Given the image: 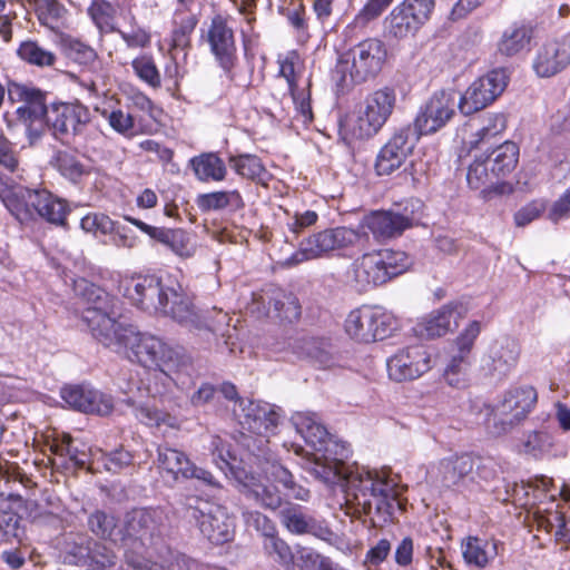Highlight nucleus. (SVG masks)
Listing matches in <instances>:
<instances>
[{
	"instance_id": "f257e3e1",
	"label": "nucleus",
	"mask_w": 570,
	"mask_h": 570,
	"mask_svg": "<svg viewBox=\"0 0 570 570\" xmlns=\"http://www.w3.org/2000/svg\"><path fill=\"white\" fill-rule=\"evenodd\" d=\"M296 431L309 444L314 453L306 463V470L326 484H335L343 480L345 484V504L347 513L357 518L362 514L370 518L373 528H382L393 521L396 508H401L400 492L396 482L385 471H365L345 473L344 452L340 458L331 456V446H336L326 428L312 412H296L291 419Z\"/></svg>"
},
{
	"instance_id": "f03ea898",
	"label": "nucleus",
	"mask_w": 570,
	"mask_h": 570,
	"mask_svg": "<svg viewBox=\"0 0 570 570\" xmlns=\"http://www.w3.org/2000/svg\"><path fill=\"white\" fill-rule=\"evenodd\" d=\"M83 289L87 306L81 318L92 336L104 346L124 354L129 361L159 370L155 379L163 382V389L148 386V390L153 396L161 395L166 385L175 382L171 374L186 365L185 355L161 338L141 333L134 325L120 321L116 312L117 299L104 289L91 284H86Z\"/></svg>"
},
{
	"instance_id": "7ed1b4c3",
	"label": "nucleus",
	"mask_w": 570,
	"mask_h": 570,
	"mask_svg": "<svg viewBox=\"0 0 570 570\" xmlns=\"http://www.w3.org/2000/svg\"><path fill=\"white\" fill-rule=\"evenodd\" d=\"M119 292L135 306L149 313H159L193 332H216L217 324L225 323L227 315L217 313L218 320H209L207 313L198 311L193 298L179 284L167 285L154 275L125 278Z\"/></svg>"
},
{
	"instance_id": "20e7f679",
	"label": "nucleus",
	"mask_w": 570,
	"mask_h": 570,
	"mask_svg": "<svg viewBox=\"0 0 570 570\" xmlns=\"http://www.w3.org/2000/svg\"><path fill=\"white\" fill-rule=\"evenodd\" d=\"M386 58L384 42L368 38L340 55L333 73L342 87L363 83L381 72Z\"/></svg>"
},
{
	"instance_id": "39448f33",
	"label": "nucleus",
	"mask_w": 570,
	"mask_h": 570,
	"mask_svg": "<svg viewBox=\"0 0 570 570\" xmlns=\"http://www.w3.org/2000/svg\"><path fill=\"white\" fill-rule=\"evenodd\" d=\"M4 205L21 223L39 215L55 225H65L68 207L65 200L56 198L46 189H30L18 186L9 191Z\"/></svg>"
},
{
	"instance_id": "423d86ee",
	"label": "nucleus",
	"mask_w": 570,
	"mask_h": 570,
	"mask_svg": "<svg viewBox=\"0 0 570 570\" xmlns=\"http://www.w3.org/2000/svg\"><path fill=\"white\" fill-rule=\"evenodd\" d=\"M168 529V515L160 508L134 509L126 513L122 523V548L126 551L146 552L156 546Z\"/></svg>"
},
{
	"instance_id": "0eeeda50",
	"label": "nucleus",
	"mask_w": 570,
	"mask_h": 570,
	"mask_svg": "<svg viewBox=\"0 0 570 570\" xmlns=\"http://www.w3.org/2000/svg\"><path fill=\"white\" fill-rule=\"evenodd\" d=\"M396 328L397 321L392 313L382 307L370 305L352 309L344 322L345 333L358 343L385 340Z\"/></svg>"
},
{
	"instance_id": "6e6552de",
	"label": "nucleus",
	"mask_w": 570,
	"mask_h": 570,
	"mask_svg": "<svg viewBox=\"0 0 570 570\" xmlns=\"http://www.w3.org/2000/svg\"><path fill=\"white\" fill-rule=\"evenodd\" d=\"M538 400L537 391L532 386H517L508 390L495 409L492 411V421L489 422V432L501 436L511 432L534 409Z\"/></svg>"
},
{
	"instance_id": "1a4fd4ad",
	"label": "nucleus",
	"mask_w": 570,
	"mask_h": 570,
	"mask_svg": "<svg viewBox=\"0 0 570 570\" xmlns=\"http://www.w3.org/2000/svg\"><path fill=\"white\" fill-rule=\"evenodd\" d=\"M364 236L366 235L344 226L324 229L302 240L299 249L288 258V264L296 265L353 247Z\"/></svg>"
},
{
	"instance_id": "9d476101",
	"label": "nucleus",
	"mask_w": 570,
	"mask_h": 570,
	"mask_svg": "<svg viewBox=\"0 0 570 570\" xmlns=\"http://www.w3.org/2000/svg\"><path fill=\"white\" fill-rule=\"evenodd\" d=\"M187 517L198 523L200 532L210 542L222 544L229 541L234 532V520L227 509L197 497L186 499Z\"/></svg>"
},
{
	"instance_id": "9b49d317",
	"label": "nucleus",
	"mask_w": 570,
	"mask_h": 570,
	"mask_svg": "<svg viewBox=\"0 0 570 570\" xmlns=\"http://www.w3.org/2000/svg\"><path fill=\"white\" fill-rule=\"evenodd\" d=\"M395 105L396 92L393 88L383 87L368 94L360 105L353 135L358 139L375 136L393 114Z\"/></svg>"
},
{
	"instance_id": "f8f14e48",
	"label": "nucleus",
	"mask_w": 570,
	"mask_h": 570,
	"mask_svg": "<svg viewBox=\"0 0 570 570\" xmlns=\"http://www.w3.org/2000/svg\"><path fill=\"white\" fill-rule=\"evenodd\" d=\"M423 203L417 198L406 200L402 212L377 210L364 218V226L376 240L399 237L411 228L420 218Z\"/></svg>"
},
{
	"instance_id": "ddd939ff",
	"label": "nucleus",
	"mask_w": 570,
	"mask_h": 570,
	"mask_svg": "<svg viewBox=\"0 0 570 570\" xmlns=\"http://www.w3.org/2000/svg\"><path fill=\"white\" fill-rule=\"evenodd\" d=\"M521 345L512 336L501 335L492 340L480 358V372L494 381L504 380L517 366Z\"/></svg>"
},
{
	"instance_id": "4468645a",
	"label": "nucleus",
	"mask_w": 570,
	"mask_h": 570,
	"mask_svg": "<svg viewBox=\"0 0 570 570\" xmlns=\"http://www.w3.org/2000/svg\"><path fill=\"white\" fill-rule=\"evenodd\" d=\"M434 0H404L384 19L389 38L404 39L414 35L430 18Z\"/></svg>"
},
{
	"instance_id": "2eb2a0df",
	"label": "nucleus",
	"mask_w": 570,
	"mask_h": 570,
	"mask_svg": "<svg viewBox=\"0 0 570 570\" xmlns=\"http://www.w3.org/2000/svg\"><path fill=\"white\" fill-rule=\"evenodd\" d=\"M9 97L23 101L17 109L18 120L26 127L30 137H40L43 124L47 125L46 94L38 88L13 82L9 87Z\"/></svg>"
},
{
	"instance_id": "dca6fc26",
	"label": "nucleus",
	"mask_w": 570,
	"mask_h": 570,
	"mask_svg": "<svg viewBox=\"0 0 570 570\" xmlns=\"http://www.w3.org/2000/svg\"><path fill=\"white\" fill-rule=\"evenodd\" d=\"M508 76L504 69H494L476 79L465 90L459 102L463 115L474 114L492 104L505 89Z\"/></svg>"
},
{
	"instance_id": "f3484780",
	"label": "nucleus",
	"mask_w": 570,
	"mask_h": 570,
	"mask_svg": "<svg viewBox=\"0 0 570 570\" xmlns=\"http://www.w3.org/2000/svg\"><path fill=\"white\" fill-rule=\"evenodd\" d=\"M89 121V109L78 102L52 104L47 110V127L62 141L81 135Z\"/></svg>"
},
{
	"instance_id": "a211bd4d",
	"label": "nucleus",
	"mask_w": 570,
	"mask_h": 570,
	"mask_svg": "<svg viewBox=\"0 0 570 570\" xmlns=\"http://www.w3.org/2000/svg\"><path fill=\"white\" fill-rule=\"evenodd\" d=\"M455 114V99L446 91L435 92L421 108L414 121L410 124L412 131L420 139L444 127Z\"/></svg>"
},
{
	"instance_id": "6ab92c4d",
	"label": "nucleus",
	"mask_w": 570,
	"mask_h": 570,
	"mask_svg": "<svg viewBox=\"0 0 570 570\" xmlns=\"http://www.w3.org/2000/svg\"><path fill=\"white\" fill-rule=\"evenodd\" d=\"M419 138L412 131L411 125L397 128L387 142L381 148L376 161V173L382 175H391L399 169L405 160L412 155Z\"/></svg>"
},
{
	"instance_id": "aec40b11",
	"label": "nucleus",
	"mask_w": 570,
	"mask_h": 570,
	"mask_svg": "<svg viewBox=\"0 0 570 570\" xmlns=\"http://www.w3.org/2000/svg\"><path fill=\"white\" fill-rule=\"evenodd\" d=\"M386 366L389 376L393 381L415 380L431 368V354L422 345L407 346L392 355Z\"/></svg>"
},
{
	"instance_id": "412c9836",
	"label": "nucleus",
	"mask_w": 570,
	"mask_h": 570,
	"mask_svg": "<svg viewBox=\"0 0 570 570\" xmlns=\"http://www.w3.org/2000/svg\"><path fill=\"white\" fill-rule=\"evenodd\" d=\"M233 412L243 429L265 439L274 434L278 425L279 415L267 403L239 401Z\"/></svg>"
},
{
	"instance_id": "4be33fe9",
	"label": "nucleus",
	"mask_w": 570,
	"mask_h": 570,
	"mask_svg": "<svg viewBox=\"0 0 570 570\" xmlns=\"http://www.w3.org/2000/svg\"><path fill=\"white\" fill-rule=\"evenodd\" d=\"M570 65V35L544 42L533 59V70L541 78H549Z\"/></svg>"
},
{
	"instance_id": "5701e85b",
	"label": "nucleus",
	"mask_w": 570,
	"mask_h": 570,
	"mask_svg": "<svg viewBox=\"0 0 570 570\" xmlns=\"http://www.w3.org/2000/svg\"><path fill=\"white\" fill-rule=\"evenodd\" d=\"M62 400L73 410L108 415L114 409L112 397L89 385H71L61 391Z\"/></svg>"
},
{
	"instance_id": "b1692460",
	"label": "nucleus",
	"mask_w": 570,
	"mask_h": 570,
	"mask_svg": "<svg viewBox=\"0 0 570 570\" xmlns=\"http://www.w3.org/2000/svg\"><path fill=\"white\" fill-rule=\"evenodd\" d=\"M157 461L159 468L170 474L175 480L181 476L185 479H197L206 484L216 485L213 474L196 466L181 451L159 446Z\"/></svg>"
},
{
	"instance_id": "393cba45",
	"label": "nucleus",
	"mask_w": 570,
	"mask_h": 570,
	"mask_svg": "<svg viewBox=\"0 0 570 570\" xmlns=\"http://www.w3.org/2000/svg\"><path fill=\"white\" fill-rule=\"evenodd\" d=\"M381 262L377 252L363 254L353 262L347 277L356 291L366 292L387 282V274Z\"/></svg>"
},
{
	"instance_id": "a878e982",
	"label": "nucleus",
	"mask_w": 570,
	"mask_h": 570,
	"mask_svg": "<svg viewBox=\"0 0 570 570\" xmlns=\"http://www.w3.org/2000/svg\"><path fill=\"white\" fill-rule=\"evenodd\" d=\"M207 41L210 50L218 60L220 67L229 71L236 60V45L234 31L228 26L227 20L222 16H215L212 19L207 30Z\"/></svg>"
},
{
	"instance_id": "bb28decb",
	"label": "nucleus",
	"mask_w": 570,
	"mask_h": 570,
	"mask_svg": "<svg viewBox=\"0 0 570 570\" xmlns=\"http://www.w3.org/2000/svg\"><path fill=\"white\" fill-rule=\"evenodd\" d=\"M124 218L150 238L169 247L176 255L187 258L195 254V244L187 232L179 228L151 226L131 216H125Z\"/></svg>"
},
{
	"instance_id": "cd10ccee",
	"label": "nucleus",
	"mask_w": 570,
	"mask_h": 570,
	"mask_svg": "<svg viewBox=\"0 0 570 570\" xmlns=\"http://www.w3.org/2000/svg\"><path fill=\"white\" fill-rule=\"evenodd\" d=\"M468 314V306L461 302H451L432 314L420 324V334L428 338L445 335L459 326V322Z\"/></svg>"
},
{
	"instance_id": "c85d7f7f",
	"label": "nucleus",
	"mask_w": 570,
	"mask_h": 570,
	"mask_svg": "<svg viewBox=\"0 0 570 570\" xmlns=\"http://www.w3.org/2000/svg\"><path fill=\"white\" fill-rule=\"evenodd\" d=\"M473 459L468 454L442 459L430 472L434 483L451 489L464 484L473 471Z\"/></svg>"
},
{
	"instance_id": "c756f323",
	"label": "nucleus",
	"mask_w": 570,
	"mask_h": 570,
	"mask_svg": "<svg viewBox=\"0 0 570 570\" xmlns=\"http://www.w3.org/2000/svg\"><path fill=\"white\" fill-rule=\"evenodd\" d=\"M240 492L262 508L276 510L282 507V495L272 484H266L253 473L240 472L237 474Z\"/></svg>"
},
{
	"instance_id": "7c9ffc66",
	"label": "nucleus",
	"mask_w": 570,
	"mask_h": 570,
	"mask_svg": "<svg viewBox=\"0 0 570 570\" xmlns=\"http://www.w3.org/2000/svg\"><path fill=\"white\" fill-rule=\"evenodd\" d=\"M279 520L282 525L293 534H313L321 539L330 534L328 529L321 527L317 521L298 504L286 503L279 511Z\"/></svg>"
},
{
	"instance_id": "2f4dec72",
	"label": "nucleus",
	"mask_w": 570,
	"mask_h": 570,
	"mask_svg": "<svg viewBox=\"0 0 570 570\" xmlns=\"http://www.w3.org/2000/svg\"><path fill=\"white\" fill-rule=\"evenodd\" d=\"M50 451L57 456L53 464L62 468L82 469L87 463V454L72 444V438L69 434L56 438L50 445Z\"/></svg>"
},
{
	"instance_id": "473e14b6",
	"label": "nucleus",
	"mask_w": 570,
	"mask_h": 570,
	"mask_svg": "<svg viewBox=\"0 0 570 570\" xmlns=\"http://www.w3.org/2000/svg\"><path fill=\"white\" fill-rule=\"evenodd\" d=\"M495 176L504 177L510 174L519 161V147L513 141H505L492 150L487 157Z\"/></svg>"
},
{
	"instance_id": "72a5a7b5",
	"label": "nucleus",
	"mask_w": 570,
	"mask_h": 570,
	"mask_svg": "<svg viewBox=\"0 0 570 570\" xmlns=\"http://www.w3.org/2000/svg\"><path fill=\"white\" fill-rule=\"evenodd\" d=\"M196 203L203 212L220 210L225 208L237 210L245 206L238 190H219L200 194Z\"/></svg>"
},
{
	"instance_id": "f704fd0d",
	"label": "nucleus",
	"mask_w": 570,
	"mask_h": 570,
	"mask_svg": "<svg viewBox=\"0 0 570 570\" xmlns=\"http://www.w3.org/2000/svg\"><path fill=\"white\" fill-rule=\"evenodd\" d=\"M87 524L90 531L97 537L122 547V527H117V520L114 515L101 510H96L88 517Z\"/></svg>"
},
{
	"instance_id": "c9c22d12",
	"label": "nucleus",
	"mask_w": 570,
	"mask_h": 570,
	"mask_svg": "<svg viewBox=\"0 0 570 570\" xmlns=\"http://www.w3.org/2000/svg\"><path fill=\"white\" fill-rule=\"evenodd\" d=\"M62 53L71 61L91 70L98 60L97 51L80 39L63 36L60 40Z\"/></svg>"
},
{
	"instance_id": "e433bc0d",
	"label": "nucleus",
	"mask_w": 570,
	"mask_h": 570,
	"mask_svg": "<svg viewBox=\"0 0 570 570\" xmlns=\"http://www.w3.org/2000/svg\"><path fill=\"white\" fill-rule=\"evenodd\" d=\"M94 540L83 533L69 534L63 548V562L72 566L89 563Z\"/></svg>"
},
{
	"instance_id": "4c0bfd02",
	"label": "nucleus",
	"mask_w": 570,
	"mask_h": 570,
	"mask_svg": "<svg viewBox=\"0 0 570 570\" xmlns=\"http://www.w3.org/2000/svg\"><path fill=\"white\" fill-rule=\"evenodd\" d=\"M18 57L26 63L38 68L53 67L57 56L36 40H24L17 49Z\"/></svg>"
},
{
	"instance_id": "58836bf2",
	"label": "nucleus",
	"mask_w": 570,
	"mask_h": 570,
	"mask_svg": "<svg viewBox=\"0 0 570 570\" xmlns=\"http://www.w3.org/2000/svg\"><path fill=\"white\" fill-rule=\"evenodd\" d=\"M196 177L202 181H220L226 176L224 161L215 154H203L190 160Z\"/></svg>"
},
{
	"instance_id": "ea45409f",
	"label": "nucleus",
	"mask_w": 570,
	"mask_h": 570,
	"mask_svg": "<svg viewBox=\"0 0 570 570\" xmlns=\"http://www.w3.org/2000/svg\"><path fill=\"white\" fill-rule=\"evenodd\" d=\"M462 554L466 563L483 568L495 556V544L469 537L462 543Z\"/></svg>"
},
{
	"instance_id": "a19ab883",
	"label": "nucleus",
	"mask_w": 570,
	"mask_h": 570,
	"mask_svg": "<svg viewBox=\"0 0 570 570\" xmlns=\"http://www.w3.org/2000/svg\"><path fill=\"white\" fill-rule=\"evenodd\" d=\"M269 304L279 318L294 322L301 316L302 307L298 298L293 293L276 289L269 297Z\"/></svg>"
},
{
	"instance_id": "79ce46f5",
	"label": "nucleus",
	"mask_w": 570,
	"mask_h": 570,
	"mask_svg": "<svg viewBox=\"0 0 570 570\" xmlns=\"http://www.w3.org/2000/svg\"><path fill=\"white\" fill-rule=\"evenodd\" d=\"M531 31L524 26H513L507 29L499 42V51L513 56L523 50L530 42Z\"/></svg>"
},
{
	"instance_id": "37998d69",
	"label": "nucleus",
	"mask_w": 570,
	"mask_h": 570,
	"mask_svg": "<svg viewBox=\"0 0 570 570\" xmlns=\"http://www.w3.org/2000/svg\"><path fill=\"white\" fill-rule=\"evenodd\" d=\"M331 558L321 554L309 547L296 544L294 567L299 570H331Z\"/></svg>"
},
{
	"instance_id": "c03bdc74",
	"label": "nucleus",
	"mask_w": 570,
	"mask_h": 570,
	"mask_svg": "<svg viewBox=\"0 0 570 570\" xmlns=\"http://www.w3.org/2000/svg\"><path fill=\"white\" fill-rule=\"evenodd\" d=\"M265 552L285 569L294 568V556L289 544L277 535V531L269 538L263 540Z\"/></svg>"
},
{
	"instance_id": "a18cd8bd",
	"label": "nucleus",
	"mask_w": 570,
	"mask_h": 570,
	"mask_svg": "<svg viewBox=\"0 0 570 570\" xmlns=\"http://www.w3.org/2000/svg\"><path fill=\"white\" fill-rule=\"evenodd\" d=\"M498 177L492 173V168L487 158H475L470 165L466 174V180L471 188L481 189L493 185Z\"/></svg>"
},
{
	"instance_id": "49530a36",
	"label": "nucleus",
	"mask_w": 570,
	"mask_h": 570,
	"mask_svg": "<svg viewBox=\"0 0 570 570\" xmlns=\"http://www.w3.org/2000/svg\"><path fill=\"white\" fill-rule=\"evenodd\" d=\"M302 73V63L299 56L295 51L288 52L284 59L279 60V75L285 78L288 90L294 102H297V81Z\"/></svg>"
},
{
	"instance_id": "de8ad7c7",
	"label": "nucleus",
	"mask_w": 570,
	"mask_h": 570,
	"mask_svg": "<svg viewBox=\"0 0 570 570\" xmlns=\"http://www.w3.org/2000/svg\"><path fill=\"white\" fill-rule=\"evenodd\" d=\"M229 163L238 175L247 179L262 180L266 174L261 159L254 155L232 157Z\"/></svg>"
},
{
	"instance_id": "09e8293b",
	"label": "nucleus",
	"mask_w": 570,
	"mask_h": 570,
	"mask_svg": "<svg viewBox=\"0 0 570 570\" xmlns=\"http://www.w3.org/2000/svg\"><path fill=\"white\" fill-rule=\"evenodd\" d=\"M131 67L136 76L141 81L146 82L153 88H159L161 86V76L153 57L148 55H141L132 60Z\"/></svg>"
},
{
	"instance_id": "8fccbe9b",
	"label": "nucleus",
	"mask_w": 570,
	"mask_h": 570,
	"mask_svg": "<svg viewBox=\"0 0 570 570\" xmlns=\"http://www.w3.org/2000/svg\"><path fill=\"white\" fill-rule=\"evenodd\" d=\"M507 127V119L502 114H490L484 118L483 126L474 134L470 141L471 147H478L481 142L501 134Z\"/></svg>"
},
{
	"instance_id": "3c124183",
	"label": "nucleus",
	"mask_w": 570,
	"mask_h": 570,
	"mask_svg": "<svg viewBox=\"0 0 570 570\" xmlns=\"http://www.w3.org/2000/svg\"><path fill=\"white\" fill-rule=\"evenodd\" d=\"M377 254L381 256L383 269L386 271L387 282L404 273L410 265V259L404 252L385 249L379 250Z\"/></svg>"
},
{
	"instance_id": "603ef678",
	"label": "nucleus",
	"mask_w": 570,
	"mask_h": 570,
	"mask_svg": "<svg viewBox=\"0 0 570 570\" xmlns=\"http://www.w3.org/2000/svg\"><path fill=\"white\" fill-rule=\"evenodd\" d=\"M41 24L55 30L62 24L67 10L56 0H46L37 9Z\"/></svg>"
},
{
	"instance_id": "864d4df0",
	"label": "nucleus",
	"mask_w": 570,
	"mask_h": 570,
	"mask_svg": "<svg viewBox=\"0 0 570 570\" xmlns=\"http://www.w3.org/2000/svg\"><path fill=\"white\" fill-rule=\"evenodd\" d=\"M56 166L62 176L73 183L79 181L82 176L89 173L76 156L66 151L57 155Z\"/></svg>"
},
{
	"instance_id": "5fc2aeb1",
	"label": "nucleus",
	"mask_w": 570,
	"mask_h": 570,
	"mask_svg": "<svg viewBox=\"0 0 570 570\" xmlns=\"http://www.w3.org/2000/svg\"><path fill=\"white\" fill-rule=\"evenodd\" d=\"M553 445V438L547 431H532L522 442V451L525 454L538 458L549 451Z\"/></svg>"
},
{
	"instance_id": "6e6d98bb",
	"label": "nucleus",
	"mask_w": 570,
	"mask_h": 570,
	"mask_svg": "<svg viewBox=\"0 0 570 570\" xmlns=\"http://www.w3.org/2000/svg\"><path fill=\"white\" fill-rule=\"evenodd\" d=\"M135 416L141 423L150 426H159L161 424L174 426L176 423V419L173 415L149 405H140L136 407Z\"/></svg>"
},
{
	"instance_id": "4d7b16f0",
	"label": "nucleus",
	"mask_w": 570,
	"mask_h": 570,
	"mask_svg": "<svg viewBox=\"0 0 570 570\" xmlns=\"http://www.w3.org/2000/svg\"><path fill=\"white\" fill-rule=\"evenodd\" d=\"M80 227L86 233L107 235L114 232L115 223L105 214L91 213L81 218Z\"/></svg>"
},
{
	"instance_id": "13d9d810",
	"label": "nucleus",
	"mask_w": 570,
	"mask_h": 570,
	"mask_svg": "<svg viewBox=\"0 0 570 570\" xmlns=\"http://www.w3.org/2000/svg\"><path fill=\"white\" fill-rule=\"evenodd\" d=\"M469 365L468 358L453 355L444 370V379L450 386L460 389L465 385L466 368Z\"/></svg>"
},
{
	"instance_id": "bf43d9fd",
	"label": "nucleus",
	"mask_w": 570,
	"mask_h": 570,
	"mask_svg": "<svg viewBox=\"0 0 570 570\" xmlns=\"http://www.w3.org/2000/svg\"><path fill=\"white\" fill-rule=\"evenodd\" d=\"M197 24L195 16L184 18L173 30L170 50H185L190 45V35Z\"/></svg>"
},
{
	"instance_id": "052dcab7",
	"label": "nucleus",
	"mask_w": 570,
	"mask_h": 570,
	"mask_svg": "<svg viewBox=\"0 0 570 570\" xmlns=\"http://www.w3.org/2000/svg\"><path fill=\"white\" fill-rule=\"evenodd\" d=\"M21 518L12 511L0 512V539L11 541L12 539L21 540L23 530L20 527Z\"/></svg>"
},
{
	"instance_id": "680f3d73",
	"label": "nucleus",
	"mask_w": 570,
	"mask_h": 570,
	"mask_svg": "<svg viewBox=\"0 0 570 570\" xmlns=\"http://www.w3.org/2000/svg\"><path fill=\"white\" fill-rule=\"evenodd\" d=\"M208 450L212 453L213 461L222 470H233V461L235 458L232 455L226 442L218 435H212Z\"/></svg>"
},
{
	"instance_id": "e2e57ef3",
	"label": "nucleus",
	"mask_w": 570,
	"mask_h": 570,
	"mask_svg": "<svg viewBox=\"0 0 570 570\" xmlns=\"http://www.w3.org/2000/svg\"><path fill=\"white\" fill-rule=\"evenodd\" d=\"M481 323L479 321H472L468 324V326L463 330V332L458 336L455 344L458 346L459 353L458 356H462L464 358H469V354L471 353L474 342L481 333Z\"/></svg>"
},
{
	"instance_id": "0e129e2a",
	"label": "nucleus",
	"mask_w": 570,
	"mask_h": 570,
	"mask_svg": "<svg viewBox=\"0 0 570 570\" xmlns=\"http://www.w3.org/2000/svg\"><path fill=\"white\" fill-rule=\"evenodd\" d=\"M393 0H368L363 9L356 14L354 23L364 27L370 21L379 18Z\"/></svg>"
},
{
	"instance_id": "69168bd1",
	"label": "nucleus",
	"mask_w": 570,
	"mask_h": 570,
	"mask_svg": "<svg viewBox=\"0 0 570 570\" xmlns=\"http://www.w3.org/2000/svg\"><path fill=\"white\" fill-rule=\"evenodd\" d=\"M243 517L246 524L261 532L264 539L269 538L276 532L274 522L258 511H244Z\"/></svg>"
},
{
	"instance_id": "338daca9",
	"label": "nucleus",
	"mask_w": 570,
	"mask_h": 570,
	"mask_svg": "<svg viewBox=\"0 0 570 570\" xmlns=\"http://www.w3.org/2000/svg\"><path fill=\"white\" fill-rule=\"evenodd\" d=\"M88 13L94 22L101 28L104 23H107L116 16L117 9L112 3L106 0H94L88 8Z\"/></svg>"
},
{
	"instance_id": "774afa93",
	"label": "nucleus",
	"mask_w": 570,
	"mask_h": 570,
	"mask_svg": "<svg viewBox=\"0 0 570 570\" xmlns=\"http://www.w3.org/2000/svg\"><path fill=\"white\" fill-rule=\"evenodd\" d=\"M89 561L99 568L107 569L116 564L117 557L111 549L94 540Z\"/></svg>"
}]
</instances>
